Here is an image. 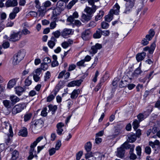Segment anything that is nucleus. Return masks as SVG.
Instances as JSON below:
<instances>
[{
	"mask_svg": "<svg viewBox=\"0 0 160 160\" xmlns=\"http://www.w3.org/2000/svg\"><path fill=\"white\" fill-rule=\"evenodd\" d=\"M44 121L41 119L36 120L32 121L31 123L30 129L33 132L41 128L43 126Z\"/></svg>",
	"mask_w": 160,
	"mask_h": 160,
	"instance_id": "f257e3e1",
	"label": "nucleus"
},
{
	"mask_svg": "<svg viewBox=\"0 0 160 160\" xmlns=\"http://www.w3.org/2000/svg\"><path fill=\"white\" fill-rule=\"evenodd\" d=\"M122 146L126 149H130L129 158L131 159L134 160L137 158V156L133 152L135 145L134 144H129L128 142H125L123 144Z\"/></svg>",
	"mask_w": 160,
	"mask_h": 160,
	"instance_id": "f03ea898",
	"label": "nucleus"
},
{
	"mask_svg": "<svg viewBox=\"0 0 160 160\" xmlns=\"http://www.w3.org/2000/svg\"><path fill=\"white\" fill-rule=\"evenodd\" d=\"M26 107L25 103L19 104L15 106L12 109V113L16 114L21 112Z\"/></svg>",
	"mask_w": 160,
	"mask_h": 160,
	"instance_id": "7ed1b4c3",
	"label": "nucleus"
},
{
	"mask_svg": "<svg viewBox=\"0 0 160 160\" xmlns=\"http://www.w3.org/2000/svg\"><path fill=\"white\" fill-rule=\"evenodd\" d=\"M1 125L2 128L8 130L9 133L8 136L12 137L13 134L11 125L8 122L6 121L2 122Z\"/></svg>",
	"mask_w": 160,
	"mask_h": 160,
	"instance_id": "20e7f679",
	"label": "nucleus"
},
{
	"mask_svg": "<svg viewBox=\"0 0 160 160\" xmlns=\"http://www.w3.org/2000/svg\"><path fill=\"white\" fill-rule=\"evenodd\" d=\"M36 146H34L33 144H31L30 147V149L29 151V156L28 157V159L29 160L32 159L33 157L35 156H37V152L34 150V148Z\"/></svg>",
	"mask_w": 160,
	"mask_h": 160,
	"instance_id": "39448f33",
	"label": "nucleus"
},
{
	"mask_svg": "<svg viewBox=\"0 0 160 160\" xmlns=\"http://www.w3.org/2000/svg\"><path fill=\"white\" fill-rule=\"evenodd\" d=\"M20 38L19 32H14L11 35L9 40L10 41L16 42L19 40Z\"/></svg>",
	"mask_w": 160,
	"mask_h": 160,
	"instance_id": "423d86ee",
	"label": "nucleus"
},
{
	"mask_svg": "<svg viewBox=\"0 0 160 160\" xmlns=\"http://www.w3.org/2000/svg\"><path fill=\"white\" fill-rule=\"evenodd\" d=\"M135 3L131 2L128 1H127L125 4L126 9L124 13H128L131 10L133 7L134 6Z\"/></svg>",
	"mask_w": 160,
	"mask_h": 160,
	"instance_id": "0eeeda50",
	"label": "nucleus"
},
{
	"mask_svg": "<svg viewBox=\"0 0 160 160\" xmlns=\"http://www.w3.org/2000/svg\"><path fill=\"white\" fill-rule=\"evenodd\" d=\"M102 47V45L99 43H97L95 45L92 47L90 51V52L91 54H92V55L96 53L98 49H100Z\"/></svg>",
	"mask_w": 160,
	"mask_h": 160,
	"instance_id": "6e6552de",
	"label": "nucleus"
},
{
	"mask_svg": "<svg viewBox=\"0 0 160 160\" xmlns=\"http://www.w3.org/2000/svg\"><path fill=\"white\" fill-rule=\"evenodd\" d=\"M125 148L122 146L117 149V156L120 158H123L124 156Z\"/></svg>",
	"mask_w": 160,
	"mask_h": 160,
	"instance_id": "1a4fd4ad",
	"label": "nucleus"
},
{
	"mask_svg": "<svg viewBox=\"0 0 160 160\" xmlns=\"http://www.w3.org/2000/svg\"><path fill=\"white\" fill-rule=\"evenodd\" d=\"M91 32L89 29L83 31L82 33V38L83 40H87L89 39Z\"/></svg>",
	"mask_w": 160,
	"mask_h": 160,
	"instance_id": "9d476101",
	"label": "nucleus"
},
{
	"mask_svg": "<svg viewBox=\"0 0 160 160\" xmlns=\"http://www.w3.org/2000/svg\"><path fill=\"white\" fill-rule=\"evenodd\" d=\"M64 126V124L62 122H60L58 123L56 126L57 128V132L59 135H61L63 131L62 127Z\"/></svg>",
	"mask_w": 160,
	"mask_h": 160,
	"instance_id": "9b49d317",
	"label": "nucleus"
},
{
	"mask_svg": "<svg viewBox=\"0 0 160 160\" xmlns=\"http://www.w3.org/2000/svg\"><path fill=\"white\" fill-rule=\"evenodd\" d=\"M18 2L17 0H8L6 3V5L8 7H13L17 6Z\"/></svg>",
	"mask_w": 160,
	"mask_h": 160,
	"instance_id": "f8f14e48",
	"label": "nucleus"
},
{
	"mask_svg": "<svg viewBox=\"0 0 160 160\" xmlns=\"http://www.w3.org/2000/svg\"><path fill=\"white\" fill-rule=\"evenodd\" d=\"M82 80L81 79L72 81L68 83V87H74L75 86H79L81 83Z\"/></svg>",
	"mask_w": 160,
	"mask_h": 160,
	"instance_id": "ddd939ff",
	"label": "nucleus"
},
{
	"mask_svg": "<svg viewBox=\"0 0 160 160\" xmlns=\"http://www.w3.org/2000/svg\"><path fill=\"white\" fill-rule=\"evenodd\" d=\"M114 8H116L115 9H111L110 11V13L112 14L113 15V14L118 15L119 14V9L120 7L118 3H116L114 5Z\"/></svg>",
	"mask_w": 160,
	"mask_h": 160,
	"instance_id": "4468645a",
	"label": "nucleus"
},
{
	"mask_svg": "<svg viewBox=\"0 0 160 160\" xmlns=\"http://www.w3.org/2000/svg\"><path fill=\"white\" fill-rule=\"evenodd\" d=\"M72 32V29L67 28H65L63 29L62 32V36L64 38H67L69 35L71 34Z\"/></svg>",
	"mask_w": 160,
	"mask_h": 160,
	"instance_id": "2eb2a0df",
	"label": "nucleus"
},
{
	"mask_svg": "<svg viewBox=\"0 0 160 160\" xmlns=\"http://www.w3.org/2000/svg\"><path fill=\"white\" fill-rule=\"evenodd\" d=\"M146 53L144 52H142L137 54L136 55V58L138 62L143 60L146 56Z\"/></svg>",
	"mask_w": 160,
	"mask_h": 160,
	"instance_id": "dca6fc26",
	"label": "nucleus"
},
{
	"mask_svg": "<svg viewBox=\"0 0 160 160\" xmlns=\"http://www.w3.org/2000/svg\"><path fill=\"white\" fill-rule=\"evenodd\" d=\"M57 41V40L55 38L53 37L51 38V40L48 42V45L49 47L52 49L55 45V42Z\"/></svg>",
	"mask_w": 160,
	"mask_h": 160,
	"instance_id": "f3484780",
	"label": "nucleus"
},
{
	"mask_svg": "<svg viewBox=\"0 0 160 160\" xmlns=\"http://www.w3.org/2000/svg\"><path fill=\"white\" fill-rule=\"evenodd\" d=\"M128 140L130 142H133L135 141L136 139V136L135 134L131 133L128 134Z\"/></svg>",
	"mask_w": 160,
	"mask_h": 160,
	"instance_id": "a211bd4d",
	"label": "nucleus"
},
{
	"mask_svg": "<svg viewBox=\"0 0 160 160\" xmlns=\"http://www.w3.org/2000/svg\"><path fill=\"white\" fill-rule=\"evenodd\" d=\"M91 17V15L88 14H82L81 17V21L83 22H88L90 20Z\"/></svg>",
	"mask_w": 160,
	"mask_h": 160,
	"instance_id": "6ab92c4d",
	"label": "nucleus"
},
{
	"mask_svg": "<svg viewBox=\"0 0 160 160\" xmlns=\"http://www.w3.org/2000/svg\"><path fill=\"white\" fill-rule=\"evenodd\" d=\"M17 78H14L10 80L8 82L7 87L9 88H11L15 86L17 81Z\"/></svg>",
	"mask_w": 160,
	"mask_h": 160,
	"instance_id": "aec40b11",
	"label": "nucleus"
},
{
	"mask_svg": "<svg viewBox=\"0 0 160 160\" xmlns=\"http://www.w3.org/2000/svg\"><path fill=\"white\" fill-rule=\"evenodd\" d=\"M28 132L27 129L25 127H23L20 130L18 133V135L23 137H25L27 136Z\"/></svg>",
	"mask_w": 160,
	"mask_h": 160,
	"instance_id": "412c9836",
	"label": "nucleus"
},
{
	"mask_svg": "<svg viewBox=\"0 0 160 160\" xmlns=\"http://www.w3.org/2000/svg\"><path fill=\"white\" fill-rule=\"evenodd\" d=\"M102 155L98 152L93 153V158H92V160H101Z\"/></svg>",
	"mask_w": 160,
	"mask_h": 160,
	"instance_id": "4be33fe9",
	"label": "nucleus"
},
{
	"mask_svg": "<svg viewBox=\"0 0 160 160\" xmlns=\"http://www.w3.org/2000/svg\"><path fill=\"white\" fill-rule=\"evenodd\" d=\"M153 71L150 72L149 74L148 75H147L145 78L141 80V81L143 83H144L146 81H147V82H148L149 80L152 78L151 77L153 73Z\"/></svg>",
	"mask_w": 160,
	"mask_h": 160,
	"instance_id": "5701e85b",
	"label": "nucleus"
},
{
	"mask_svg": "<svg viewBox=\"0 0 160 160\" xmlns=\"http://www.w3.org/2000/svg\"><path fill=\"white\" fill-rule=\"evenodd\" d=\"M15 55L18 59H20V61H21L25 55L24 52L19 51L18 53H16Z\"/></svg>",
	"mask_w": 160,
	"mask_h": 160,
	"instance_id": "b1692460",
	"label": "nucleus"
},
{
	"mask_svg": "<svg viewBox=\"0 0 160 160\" xmlns=\"http://www.w3.org/2000/svg\"><path fill=\"white\" fill-rule=\"evenodd\" d=\"M38 12H39V16L43 17L45 14L46 12V9L45 7L42 6H41V8L38 9Z\"/></svg>",
	"mask_w": 160,
	"mask_h": 160,
	"instance_id": "393cba45",
	"label": "nucleus"
},
{
	"mask_svg": "<svg viewBox=\"0 0 160 160\" xmlns=\"http://www.w3.org/2000/svg\"><path fill=\"white\" fill-rule=\"evenodd\" d=\"M10 99L12 103L15 104L19 101L20 99L17 96L15 95H12L10 97Z\"/></svg>",
	"mask_w": 160,
	"mask_h": 160,
	"instance_id": "a878e982",
	"label": "nucleus"
},
{
	"mask_svg": "<svg viewBox=\"0 0 160 160\" xmlns=\"http://www.w3.org/2000/svg\"><path fill=\"white\" fill-rule=\"evenodd\" d=\"M79 91V90H74L71 94V98L72 99L76 98L78 95V92Z\"/></svg>",
	"mask_w": 160,
	"mask_h": 160,
	"instance_id": "bb28decb",
	"label": "nucleus"
},
{
	"mask_svg": "<svg viewBox=\"0 0 160 160\" xmlns=\"http://www.w3.org/2000/svg\"><path fill=\"white\" fill-rule=\"evenodd\" d=\"M12 156L11 159L12 160H16L18 158L19 156V153L17 150H14L12 153Z\"/></svg>",
	"mask_w": 160,
	"mask_h": 160,
	"instance_id": "cd10ccee",
	"label": "nucleus"
},
{
	"mask_svg": "<svg viewBox=\"0 0 160 160\" xmlns=\"http://www.w3.org/2000/svg\"><path fill=\"white\" fill-rule=\"evenodd\" d=\"M16 93L18 96H20L24 91V89L21 87H18L15 88Z\"/></svg>",
	"mask_w": 160,
	"mask_h": 160,
	"instance_id": "c85d7f7f",
	"label": "nucleus"
},
{
	"mask_svg": "<svg viewBox=\"0 0 160 160\" xmlns=\"http://www.w3.org/2000/svg\"><path fill=\"white\" fill-rule=\"evenodd\" d=\"M101 29H98V30H97L96 32L93 34V37L94 38H99L101 37Z\"/></svg>",
	"mask_w": 160,
	"mask_h": 160,
	"instance_id": "c756f323",
	"label": "nucleus"
},
{
	"mask_svg": "<svg viewBox=\"0 0 160 160\" xmlns=\"http://www.w3.org/2000/svg\"><path fill=\"white\" fill-rule=\"evenodd\" d=\"M104 12L102 11H100L98 14L96 16L95 20L97 21L101 19L104 14Z\"/></svg>",
	"mask_w": 160,
	"mask_h": 160,
	"instance_id": "7c9ffc66",
	"label": "nucleus"
},
{
	"mask_svg": "<svg viewBox=\"0 0 160 160\" xmlns=\"http://www.w3.org/2000/svg\"><path fill=\"white\" fill-rule=\"evenodd\" d=\"M140 122L137 119H135L134 120L132 123V126L134 130H135L137 129L139 127Z\"/></svg>",
	"mask_w": 160,
	"mask_h": 160,
	"instance_id": "2f4dec72",
	"label": "nucleus"
},
{
	"mask_svg": "<svg viewBox=\"0 0 160 160\" xmlns=\"http://www.w3.org/2000/svg\"><path fill=\"white\" fill-rule=\"evenodd\" d=\"M85 149L87 152H89L92 148V144L90 142H87L85 145Z\"/></svg>",
	"mask_w": 160,
	"mask_h": 160,
	"instance_id": "473e14b6",
	"label": "nucleus"
},
{
	"mask_svg": "<svg viewBox=\"0 0 160 160\" xmlns=\"http://www.w3.org/2000/svg\"><path fill=\"white\" fill-rule=\"evenodd\" d=\"M145 113H140L137 116L138 121L141 122L146 118L147 116L145 117Z\"/></svg>",
	"mask_w": 160,
	"mask_h": 160,
	"instance_id": "72a5a7b5",
	"label": "nucleus"
},
{
	"mask_svg": "<svg viewBox=\"0 0 160 160\" xmlns=\"http://www.w3.org/2000/svg\"><path fill=\"white\" fill-rule=\"evenodd\" d=\"M93 153L92 152H87L85 155V158L87 160H92V158L90 159L91 158H93Z\"/></svg>",
	"mask_w": 160,
	"mask_h": 160,
	"instance_id": "f704fd0d",
	"label": "nucleus"
},
{
	"mask_svg": "<svg viewBox=\"0 0 160 160\" xmlns=\"http://www.w3.org/2000/svg\"><path fill=\"white\" fill-rule=\"evenodd\" d=\"M32 114L31 113H27L25 114L24 116V121L25 122H27L30 120Z\"/></svg>",
	"mask_w": 160,
	"mask_h": 160,
	"instance_id": "c9c22d12",
	"label": "nucleus"
},
{
	"mask_svg": "<svg viewBox=\"0 0 160 160\" xmlns=\"http://www.w3.org/2000/svg\"><path fill=\"white\" fill-rule=\"evenodd\" d=\"M113 15L112 14L110 13L109 12V13L108 15L105 17V21L108 22H110L113 18Z\"/></svg>",
	"mask_w": 160,
	"mask_h": 160,
	"instance_id": "e433bc0d",
	"label": "nucleus"
},
{
	"mask_svg": "<svg viewBox=\"0 0 160 160\" xmlns=\"http://www.w3.org/2000/svg\"><path fill=\"white\" fill-rule=\"evenodd\" d=\"M53 15L57 16L59 15L61 13V10L58 8H55L52 11Z\"/></svg>",
	"mask_w": 160,
	"mask_h": 160,
	"instance_id": "4c0bfd02",
	"label": "nucleus"
},
{
	"mask_svg": "<svg viewBox=\"0 0 160 160\" xmlns=\"http://www.w3.org/2000/svg\"><path fill=\"white\" fill-rule=\"evenodd\" d=\"M20 62V59H18L17 57L14 55L13 56V59L12 61V64L14 65H16L19 63Z\"/></svg>",
	"mask_w": 160,
	"mask_h": 160,
	"instance_id": "58836bf2",
	"label": "nucleus"
},
{
	"mask_svg": "<svg viewBox=\"0 0 160 160\" xmlns=\"http://www.w3.org/2000/svg\"><path fill=\"white\" fill-rule=\"evenodd\" d=\"M43 137L42 136H41L37 138L36 139V141H35L32 144H33L34 146H36L37 144L42 139H43Z\"/></svg>",
	"mask_w": 160,
	"mask_h": 160,
	"instance_id": "ea45409f",
	"label": "nucleus"
},
{
	"mask_svg": "<svg viewBox=\"0 0 160 160\" xmlns=\"http://www.w3.org/2000/svg\"><path fill=\"white\" fill-rule=\"evenodd\" d=\"M61 145V142L60 140H58L56 144L55 147L54 148L57 150H58Z\"/></svg>",
	"mask_w": 160,
	"mask_h": 160,
	"instance_id": "a19ab883",
	"label": "nucleus"
},
{
	"mask_svg": "<svg viewBox=\"0 0 160 160\" xmlns=\"http://www.w3.org/2000/svg\"><path fill=\"white\" fill-rule=\"evenodd\" d=\"M42 72V69L38 68L36 69L33 72V74L39 76Z\"/></svg>",
	"mask_w": 160,
	"mask_h": 160,
	"instance_id": "79ce46f5",
	"label": "nucleus"
},
{
	"mask_svg": "<svg viewBox=\"0 0 160 160\" xmlns=\"http://www.w3.org/2000/svg\"><path fill=\"white\" fill-rule=\"evenodd\" d=\"M51 77V73L49 71H47L44 76V80L45 81H47Z\"/></svg>",
	"mask_w": 160,
	"mask_h": 160,
	"instance_id": "37998d69",
	"label": "nucleus"
},
{
	"mask_svg": "<svg viewBox=\"0 0 160 160\" xmlns=\"http://www.w3.org/2000/svg\"><path fill=\"white\" fill-rule=\"evenodd\" d=\"M74 18L73 17V16L71 15L67 19V22L70 23V24H74Z\"/></svg>",
	"mask_w": 160,
	"mask_h": 160,
	"instance_id": "c03bdc74",
	"label": "nucleus"
},
{
	"mask_svg": "<svg viewBox=\"0 0 160 160\" xmlns=\"http://www.w3.org/2000/svg\"><path fill=\"white\" fill-rule=\"evenodd\" d=\"M83 154V152L82 151H79L76 155V160H79Z\"/></svg>",
	"mask_w": 160,
	"mask_h": 160,
	"instance_id": "a18cd8bd",
	"label": "nucleus"
},
{
	"mask_svg": "<svg viewBox=\"0 0 160 160\" xmlns=\"http://www.w3.org/2000/svg\"><path fill=\"white\" fill-rule=\"evenodd\" d=\"M101 25L102 28L104 29L108 28L109 26L108 23L104 22H102Z\"/></svg>",
	"mask_w": 160,
	"mask_h": 160,
	"instance_id": "49530a36",
	"label": "nucleus"
},
{
	"mask_svg": "<svg viewBox=\"0 0 160 160\" xmlns=\"http://www.w3.org/2000/svg\"><path fill=\"white\" fill-rule=\"evenodd\" d=\"M48 65L46 63H43L41 64V68H40L42 69V70L45 71L48 69Z\"/></svg>",
	"mask_w": 160,
	"mask_h": 160,
	"instance_id": "de8ad7c7",
	"label": "nucleus"
},
{
	"mask_svg": "<svg viewBox=\"0 0 160 160\" xmlns=\"http://www.w3.org/2000/svg\"><path fill=\"white\" fill-rule=\"evenodd\" d=\"M51 5V2L49 1H47L44 2L42 6L43 7H45V9H46V8L49 7Z\"/></svg>",
	"mask_w": 160,
	"mask_h": 160,
	"instance_id": "09e8293b",
	"label": "nucleus"
},
{
	"mask_svg": "<svg viewBox=\"0 0 160 160\" xmlns=\"http://www.w3.org/2000/svg\"><path fill=\"white\" fill-rule=\"evenodd\" d=\"M142 72L141 68L138 67L134 71V74L135 76H137L141 73Z\"/></svg>",
	"mask_w": 160,
	"mask_h": 160,
	"instance_id": "8fccbe9b",
	"label": "nucleus"
},
{
	"mask_svg": "<svg viewBox=\"0 0 160 160\" xmlns=\"http://www.w3.org/2000/svg\"><path fill=\"white\" fill-rule=\"evenodd\" d=\"M136 150L137 155L139 156H141L142 150L141 147L140 146H137L136 148Z\"/></svg>",
	"mask_w": 160,
	"mask_h": 160,
	"instance_id": "3c124183",
	"label": "nucleus"
},
{
	"mask_svg": "<svg viewBox=\"0 0 160 160\" xmlns=\"http://www.w3.org/2000/svg\"><path fill=\"white\" fill-rule=\"evenodd\" d=\"M101 35L105 36H108L110 34V31L108 30L102 31L101 29Z\"/></svg>",
	"mask_w": 160,
	"mask_h": 160,
	"instance_id": "603ef678",
	"label": "nucleus"
},
{
	"mask_svg": "<svg viewBox=\"0 0 160 160\" xmlns=\"http://www.w3.org/2000/svg\"><path fill=\"white\" fill-rule=\"evenodd\" d=\"M52 34L53 35L55 38H59V37L60 36L61 33L59 31L57 30L55 31V32H53L52 33Z\"/></svg>",
	"mask_w": 160,
	"mask_h": 160,
	"instance_id": "864d4df0",
	"label": "nucleus"
},
{
	"mask_svg": "<svg viewBox=\"0 0 160 160\" xmlns=\"http://www.w3.org/2000/svg\"><path fill=\"white\" fill-rule=\"evenodd\" d=\"M47 108H45L42 110L41 112V115L43 117L46 116L47 115Z\"/></svg>",
	"mask_w": 160,
	"mask_h": 160,
	"instance_id": "5fc2aeb1",
	"label": "nucleus"
},
{
	"mask_svg": "<svg viewBox=\"0 0 160 160\" xmlns=\"http://www.w3.org/2000/svg\"><path fill=\"white\" fill-rule=\"evenodd\" d=\"M32 83V80L29 79V78H27L25 81V85L28 86L30 85Z\"/></svg>",
	"mask_w": 160,
	"mask_h": 160,
	"instance_id": "6e6d98bb",
	"label": "nucleus"
},
{
	"mask_svg": "<svg viewBox=\"0 0 160 160\" xmlns=\"http://www.w3.org/2000/svg\"><path fill=\"white\" fill-rule=\"evenodd\" d=\"M151 148L149 146H147L145 147V152L148 154H150L151 153Z\"/></svg>",
	"mask_w": 160,
	"mask_h": 160,
	"instance_id": "4d7b16f0",
	"label": "nucleus"
},
{
	"mask_svg": "<svg viewBox=\"0 0 160 160\" xmlns=\"http://www.w3.org/2000/svg\"><path fill=\"white\" fill-rule=\"evenodd\" d=\"M57 26L56 23L54 22H52L50 24V28L51 29H53L55 28Z\"/></svg>",
	"mask_w": 160,
	"mask_h": 160,
	"instance_id": "13d9d810",
	"label": "nucleus"
},
{
	"mask_svg": "<svg viewBox=\"0 0 160 160\" xmlns=\"http://www.w3.org/2000/svg\"><path fill=\"white\" fill-rule=\"evenodd\" d=\"M57 150L54 148H52L49 150V154L50 156L53 155L56 152Z\"/></svg>",
	"mask_w": 160,
	"mask_h": 160,
	"instance_id": "bf43d9fd",
	"label": "nucleus"
},
{
	"mask_svg": "<svg viewBox=\"0 0 160 160\" xmlns=\"http://www.w3.org/2000/svg\"><path fill=\"white\" fill-rule=\"evenodd\" d=\"M64 2L62 1H59L57 3L58 7L59 8H61L62 9H63V4Z\"/></svg>",
	"mask_w": 160,
	"mask_h": 160,
	"instance_id": "052dcab7",
	"label": "nucleus"
},
{
	"mask_svg": "<svg viewBox=\"0 0 160 160\" xmlns=\"http://www.w3.org/2000/svg\"><path fill=\"white\" fill-rule=\"evenodd\" d=\"M35 4V7L39 9L41 8L40 3L38 0H35L34 1Z\"/></svg>",
	"mask_w": 160,
	"mask_h": 160,
	"instance_id": "680f3d73",
	"label": "nucleus"
},
{
	"mask_svg": "<svg viewBox=\"0 0 160 160\" xmlns=\"http://www.w3.org/2000/svg\"><path fill=\"white\" fill-rule=\"evenodd\" d=\"M84 60H82L79 62H78L77 63V65L78 66H83L84 67Z\"/></svg>",
	"mask_w": 160,
	"mask_h": 160,
	"instance_id": "e2e57ef3",
	"label": "nucleus"
},
{
	"mask_svg": "<svg viewBox=\"0 0 160 160\" xmlns=\"http://www.w3.org/2000/svg\"><path fill=\"white\" fill-rule=\"evenodd\" d=\"M98 61V58L97 57H96L94 58V62L92 64L91 67L92 68H93L97 65V62Z\"/></svg>",
	"mask_w": 160,
	"mask_h": 160,
	"instance_id": "0e129e2a",
	"label": "nucleus"
},
{
	"mask_svg": "<svg viewBox=\"0 0 160 160\" xmlns=\"http://www.w3.org/2000/svg\"><path fill=\"white\" fill-rule=\"evenodd\" d=\"M54 98V96L53 94H51L48 96L47 98V101L50 102L53 100Z\"/></svg>",
	"mask_w": 160,
	"mask_h": 160,
	"instance_id": "69168bd1",
	"label": "nucleus"
},
{
	"mask_svg": "<svg viewBox=\"0 0 160 160\" xmlns=\"http://www.w3.org/2000/svg\"><path fill=\"white\" fill-rule=\"evenodd\" d=\"M43 61L44 63H46L47 64L50 63L51 62V59L49 57L45 58L43 59Z\"/></svg>",
	"mask_w": 160,
	"mask_h": 160,
	"instance_id": "338daca9",
	"label": "nucleus"
},
{
	"mask_svg": "<svg viewBox=\"0 0 160 160\" xmlns=\"http://www.w3.org/2000/svg\"><path fill=\"white\" fill-rule=\"evenodd\" d=\"M86 10L87 13L88 14V15H90L93 13V10L92 9L88 7H87Z\"/></svg>",
	"mask_w": 160,
	"mask_h": 160,
	"instance_id": "774afa93",
	"label": "nucleus"
}]
</instances>
